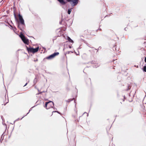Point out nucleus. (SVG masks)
<instances>
[{"mask_svg":"<svg viewBox=\"0 0 146 146\" xmlns=\"http://www.w3.org/2000/svg\"><path fill=\"white\" fill-rule=\"evenodd\" d=\"M72 8L69 9L68 10V14L70 15V14L71 12L72 11Z\"/></svg>","mask_w":146,"mask_h":146,"instance_id":"nucleus-11","label":"nucleus"},{"mask_svg":"<svg viewBox=\"0 0 146 146\" xmlns=\"http://www.w3.org/2000/svg\"><path fill=\"white\" fill-rule=\"evenodd\" d=\"M145 62H146V56L145 57Z\"/></svg>","mask_w":146,"mask_h":146,"instance_id":"nucleus-16","label":"nucleus"},{"mask_svg":"<svg viewBox=\"0 0 146 146\" xmlns=\"http://www.w3.org/2000/svg\"><path fill=\"white\" fill-rule=\"evenodd\" d=\"M66 89H67V90H68V91L69 90V89L68 88H66Z\"/></svg>","mask_w":146,"mask_h":146,"instance_id":"nucleus-19","label":"nucleus"},{"mask_svg":"<svg viewBox=\"0 0 146 146\" xmlns=\"http://www.w3.org/2000/svg\"><path fill=\"white\" fill-rule=\"evenodd\" d=\"M129 96H130V94H129Z\"/></svg>","mask_w":146,"mask_h":146,"instance_id":"nucleus-24","label":"nucleus"},{"mask_svg":"<svg viewBox=\"0 0 146 146\" xmlns=\"http://www.w3.org/2000/svg\"><path fill=\"white\" fill-rule=\"evenodd\" d=\"M26 47L29 53H36L38 51L39 49V47H38L35 48L31 47L29 48L27 46H26Z\"/></svg>","mask_w":146,"mask_h":146,"instance_id":"nucleus-2","label":"nucleus"},{"mask_svg":"<svg viewBox=\"0 0 146 146\" xmlns=\"http://www.w3.org/2000/svg\"><path fill=\"white\" fill-rule=\"evenodd\" d=\"M83 35L84 37L87 38L89 35H91V33L90 32V31H88V30L84 31L83 33Z\"/></svg>","mask_w":146,"mask_h":146,"instance_id":"nucleus-7","label":"nucleus"},{"mask_svg":"<svg viewBox=\"0 0 146 146\" xmlns=\"http://www.w3.org/2000/svg\"><path fill=\"white\" fill-rule=\"evenodd\" d=\"M18 17L20 23H18V27L21 30L23 31L25 26L24 21L22 16L20 14L19 15Z\"/></svg>","mask_w":146,"mask_h":146,"instance_id":"nucleus-1","label":"nucleus"},{"mask_svg":"<svg viewBox=\"0 0 146 146\" xmlns=\"http://www.w3.org/2000/svg\"><path fill=\"white\" fill-rule=\"evenodd\" d=\"M124 99H125V97H124V98H123V101H124Z\"/></svg>","mask_w":146,"mask_h":146,"instance_id":"nucleus-22","label":"nucleus"},{"mask_svg":"<svg viewBox=\"0 0 146 146\" xmlns=\"http://www.w3.org/2000/svg\"><path fill=\"white\" fill-rule=\"evenodd\" d=\"M54 111H53L52 112H54Z\"/></svg>","mask_w":146,"mask_h":146,"instance_id":"nucleus-25","label":"nucleus"},{"mask_svg":"<svg viewBox=\"0 0 146 146\" xmlns=\"http://www.w3.org/2000/svg\"><path fill=\"white\" fill-rule=\"evenodd\" d=\"M54 106V104L53 102L52 101L46 102L45 103L44 107L46 109H49L51 108H53Z\"/></svg>","mask_w":146,"mask_h":146,"instance_id":"nucleus-3","label":"nucleus"},{"mask_svg":"<svg viewBox=\"0 0 146 146\" xmlns=\"http://www.w3.org/2000/svg\"><path fill=\"white\" fill-rule=\"evenodd\" d=\"M3 101H4L6 100V98L5 96H4L3 97Z\"/></svg>","mask_w":146,"mask_h":146,"instance_id":"nucleus-13","label":"nucleus"},{"mask_svg":"<svg viewBox=\"0 0 146 146\" xmlns=\"http://www.w3.org/2000/svg\"><path fill=\"white\" fill-rule=\"evenodd\" d=\"M14 15L15 16V18L16 19V14L15 13H14Z\"/></svg>","mask_w":146,"mask_h":146,"instance_id":"nucleus-15","label":"nucleus"},{"mask_svg":"<svg viewBox=\"0 0 146 146\" xmlns=\"http://www.w3.org/2000/svg\"><path fill=\"white\" fill-rule=\"evenodd\" d=\"M60 4L62 5H64L66 4V2L64 1V0H57Z\"/></svg>","mask_w":146,"mask_h":146,"instance_id":"nucleus-8","label":"nucleus"},{"mask_svg":"<svg viewBox=\"0 0 146 146\" xmlns=\"http://www.w3.org/2000/svg\"><path fill=\"white\" fill-rule=\"evenodd\" d=\"M143 70L145 72H146V66H145L143 67Z\"/></svg>","mask_w":146,"mask_h":146,"instance_id":"nucleus-12","label":"nucleus"},{"mask_svg":"<svg viewBox=\"0 0 146 146\" xmlns=\"http://www.w3.org/2000/svg\"><path fill=\"white\" fill-rule=\"evenodd\" d=\"M6 104H4V105H5Z\"/></svg>","mask_w":146,"mask_h":146,"instance_id":"nucleus-23","label":"nucleus"},{"mask_svg":"<svg viewBox=\"0 0 146 146\" xmlns=\"http://www.w3.org/2000/svg\"><path fill=\"white\" fill-rule=\"evenodd\" d=\"M66 1L70 2L72 6L76 5L78 2V0H66Z\"/></svg>","mask_w":146,"mask_h":146,"instance_id":"nucleus-6","label":"nucleus"},{"mask_svg":"<svg viewBox=\"0 0 146 146\" xmlns=\"http://www.w3.org/2000/svg\"><path fill=\"white\" fill-rule=\"evenodd\" d=\"M67 40H68V41L70 42L73 43L74 42V41L73 40H72L70 37H67Z\"/></svg>","mask_w":146,"mask_h":146,"instance_id":"nucleus-9","label":"nucleus"},{"mask_svg":"<svg viewBox=\"0 0 146 146\" xmlns=\"http://www.w3.org/2000/svg\"><path fill=\"white\" fill-rule=\"evenodd\" d=\"M128 90H129V89H130L131 88V87L129 88V86H128Z\"/></svg>","mask_w":146,"mask_h":146,"instance_id":"nucleus-20","label":"nucleus"},{"mask_svg":"<svg viewBox=\"0 0 146 146\" xmlns=\"http://www.w3.org/2000/svg\"><path fill=\"white\" fill-rule=\"evenodd\" d=\"M73 100H74V101L75 100L74 98L68 99V100L66 101V102H68V103H69L71 101Z\"/></svg>","mask_w":146,"mask_h":146,"instance_id":"nucleus-10","label":"nucleus"},{"mask_svg":"<svg viewBox=\"0 0 146 146\" xmlns=\"http://www.w3.org/2000/svg\"><path fill=\"white\" fill-rule=\"evenodd\" d=\"M27 84V83H26V84H25V85L24 86V87H25V86H26Z\"/></svg>","mask_w":146,"mask_h":146,"instance_id":"nucleus-17","label":"nucleus"},{"mask_svg":"<svg viewBox=\"0 0 146 146\" xmlns=\"http://www.w3.org/2000/svg\"><path fill=\"white\" fill-rule=\"evenodd\" d=\"M111 128V127L110 126L109 127H108V128H107L106 129H107V130H110V129Z\"/></svg>","mask_w":146,"mask_h":146,"instance_id":"nucleus-14","label":"nucleus"},{"mask_svg":"<svg viewBox=\"0 0 146 146\" xmlns=\"http://www.w3.org/2000/svg\"><path fill=\"white\" fill-rule=\"evenodd\" d=\"M88 80H90V81H91V79L90 78H89L88 79Z\"/></svg>","mask_w":146,"mask_h":146,"instance_id":"nucleus-18","label":"nucleus"},{"mask_svg":"<svg viewBox=\"0 0 146 146\" xmlns=\"http://www.w3.org/2000/svg\"><path fill=\"white\" fill-rule=\"evenodd\" d=\"M20 26L21 27H23V25H22L21 24H20Z\"/></svg>","mask_w":146,"mask_h":146,"instance_id":"nucleus-21","label":"nucleus"},{"mask_svg":"<svg viewBox=\"0 0 146 146\" xmlns=\"http://www.w3.org/2000/svg\"><path fill=\"white\" fill-rule=\"evenodd\" d=\"M19 36L24 43L27 45L29 44V40L25 37L22 33H21Z\"/></svg>","mask_w":146,"mask_h":146,"instance_id":"nucleus-4","label":"nucleus"},{"mask_svg":"<svg viewBox=\"0 0 146 146\" xmlns=\"http://www.w3.org/2000/svg\"><path fill=\"white\" fill-rule=\"evenodd\" d=\"M59 54V53L58 52H55L49 56L47 57L46 58L47 59H52Z\"/></svg>","mask_w":146,"mask_h":146,"instance_id":"nucleus-5","label":"nucleus"}]
</instances>
